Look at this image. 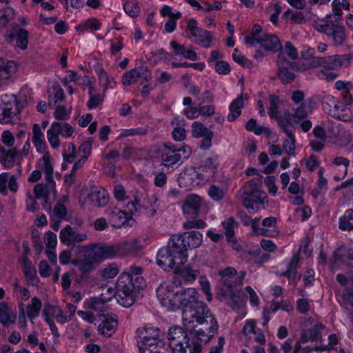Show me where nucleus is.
Returning a JSON list of instances; mask_svg holds the SVG:
<instances>
[{
    "label": "nucleus",
    "instance_id": "f257e3e1",
    "mask_svg": "<svg viewBox=\"0 0 353 353\" xmlns=\"http://www.w3.org/2000/svg\"><path fill=\"white\" fill-rule=\"evenodd\" d=\"M202 234L198 231H190L180 235H173L167 246L161 248L157 256V264L166 270L177 268L187 261V251L199 247Z\"/></svg>",
    "mask_w": 353,
    "mask_h": 353
},
{
    "label": "nucleus",
    "instance_id": "f03ea898",
    "mask_svg": "<svg viewBox=\"0 0 353 353\" xmlns=\"http://www.w3.org/2000/svg\"><path fill=\"white\" fill-rule=\"evenodd\" d=\"M194 309L190 306L185 312V321L188 323H198L201 327L197 330H191L188 334H196L199 343L202 345L209 342L219 329V324L214 314L203 302L196 303Z\"/></svg>",
    "mask_w": 353,
    "mask_h": 353
},
{
    "label": "nucleus",
    "instance_id": "7ed1b4c3",
    "mask_svg": "<svg viewBox=\"0 0 353 353\" xmlns=\"http://www.w3.org/2000/svg\"><path fill=\"white\" fill-rule=\"evenodd\" d=\"M173 285L161 284L157 290L158 298L161 301L163 305L171 310L181 309L183 311V320L185 321V312L188 307L196 306L198 300L197 293L193 288H188L182 292H174ZM194 309V307H192Z\"/></svg>",
    "mask_w": 353,
    "mask_h": 353
},
{
    "label": "nucleus",
    "instance_id": "20e7f679",
    "mask_svg": "<svg viewBox=\"0 0 353 353\" xmlns=\"http://www.w3.org/2000/svg\"><path fill=\"white\" fill-rule=\"evenodd\" d=\"M145 287L146 283L143 276L134 277L132 274H122L117 282L119 303L123 307H130Z\"/></svg>",
    "mask_w": 353,
    "mask_h": 353
},
{
    "label": "nucleus",
    "instance_id": "39448f33",
    "mask_svg": "<svg viewBox=\"0 0 353 353\" xmlns=\"http://www.w3.org/2000/svg\"><path fill=\"white\" fill-rule=\"evenodd\" d=\"M168 338L172 353H201L203 345L196 334H188L183 328L174 326L170 328Z\"/></svg>",
    "mask_w": 353,
    "mask_h": 353
},
{
    "label": "nucleus",
    "instance_id": "423d86ee",
    "mask_svg": "<svg viewBox=\"0 0 353 353\" xmlns=\"http://www.w3.org/2000/svg\"><path fill=\"white\" fill-rule=\"evenodd\" d=\"M239 193L243 205L249 211H258L261 206L263 207L264 203L268 202V195L263 190L261 178H252L247 181Z\"/></svg>",
    "mask_w": 353,
    "mask_h": 353
},
{
    "label": "nucleus",
    "instance_id": "0eeeda50",
    "mask_svg": "<svg viewBox=\"0 0 353 353\" xmlns=\"http://www.w3.org/2000/svg\"><path fill=\"white\" fill-rule=\"evenodd\" d=\"M321 102L323 110L330 116L343 121L351 119L352 114L350 109L334 96L325 94L322 97Z\"/></svg>",
    "mask_w": 353,
    "mask_h": 353
},
{
    "label": "nucleus",
    "instance_id": "6e6552de",
    "mask_svg": "<svg viewBox=\"0 0 353 353\" xmlns=\"http://www.w3.org/2000/svg\"><path fill=\"white\" fill-rule=\"evenodd\" d=\"M20 112L17 97L14 94H4L0 101V122L8 123L10 118Z\"/></svg>",
    "mask_w": 353,
    "mask_h": 353
},
{
    "label": "nucleus",
    "instance_id": "1a4fd4ad",
    "mask_svg": "<svg viewBox=\"0 0 353 353\" xmlns=\"http://www.w3.org/2000/svg\"><path fill=\"white\" fill-rule=\"evenodd\" d=\"M316 29L319 32H323L327 36L331 37L333 44L336 46L343 45L345 41L346 34L345 28L343 26H339L333 22L326 21L322 24H316Z\"/></svg>",
    "mask_w": 353,
    "mask_h": 353
},
{
    "label": "nucleus",
    "instance_id": "9d476101",
    "mask_svg": "<svg viewBox=\"0 0 353 353\" xmlns=\"http://www.w3.org/2000/svg\"><path fill=\"white\" fill-rule=\"evenodd\" d=\"M202 199L197 194H188L184 199L182 205L183 214L187 219H195L199 216Z\"/></svg>",
    "mask_w": 353,
    "mask_h": 353
},
{
    "label": "nucleus",
    "instance_id": "9b49d317",
    "mask_svg": "<svg viewBox=\"0 0 353 353\" xmlns=\"http://www.w3.org/2000/svg\"><path fill=\"white\" fill-rule=\"evenodd\" d=\"M139 78H143L146 81L152 79L151 72L147 67L140 66L126 72L122 77V84L129 86L137 82Z\"/></svg>",
    "mask_w": 353,
    "mask_h": 353
},
{
    "label": "nucleus",
    "instance_id": "f8f14e48",
    "mask_svg": "<svg viewBox=\"0 0 353 353\" xmlns=\"http://www.w3.org/2000/svg\"><path fill=\"white\" fill-rule=\"evenodd\" d=\"M277 75L283 84H288L294 81L295 74L293 72L294 70H292V61H289L283 56L279 54L277 60Z\"/></svg>",
    "mask_w": 353,
    "mask_h": 353
},
{
    "label": "nucleus",
    "instance_id": "ddd939ff",
    "mask_svg": "<svg viewBox=\"0 0 353 353\" xmlns=\"http://www.w3.org/2000/svg\"><path fill=\"white\" fill-rule=\"evenodd\" d=\"M88 198L95 206L103 207L108 203L109 194L101 187L92 185Z\"/></svg>",
    "mask_w": 353,
    "mask_h": 353
},
{
    "label": "nucleus",
    "instance_id": "4468645a",
    "mask_svg": "<svg viewBox=\"0 0 353 353\" xmlns=\"http://www.w3.org/2000/svg\"><path fill=\"white\" fill-rule=\"evenodd\" d=\"M87 238L85 234L77 233L70 225H67L60 232L61 241L67 245L74 243H79L85 241Z\"/></svg>",
    "mask_w": 353,
    "mask_h": 353
},
{
    "label": "nucleus",
    "instance_id": "2eb2a0df",
    "mask_svg": "<svg viewBox=\"0 0 353 353\" xmlns=\"http://www.w3.org/2000/svg\"><path fill=\"white\" fill-rule=\"evenodd\" d=\"M29 33L24 28H18L14 32H11L6 36V41L12 43L16 39L17 46L21 49L26 50L28 47Z\"/></svg>",
    "mask_w": 353,
    "mask_h": 353
},
{
    "label": "nucleus",
    "instance_id": "dca6fc26",
    "mask_svg": "<svg viewBox=\"0 0 353 353\" xmlns=\"http://www.w3.org/2000/svg\"><path fill=\"white\" fill-rule=\"evenodd\" d=\"M259 43L268 51L276 52L282 48L279 39L275 34H263Z\"/></svg>",
    "mask_w": 353,
    "mask_h": 353
},
{
    "label": "nucleus",
    "instance_id": "f3484780",
    "mask_svg": "<svg viewBox=\"0 0 353 353\" xmlns=\"http://www.w3.org/2000/svg\"><path fill=\"white\" fill-rule=\"evenodd\" d=\"M221 281L224 287L228 290L229 298L233 302L234 305L238 306L239 301L241 299V293L239 290H236L235 288L237 285H234L235 278L230 277H221Z\"/></svg>",
    "mask_w": 353,
    "mask_h": 353
},
{
    "label": "nucleus",
    "instance_id": "a211bd4d",
    "mask_svg": "<svg viewBox=\"0 0 353 353\" xmlns=\"http://www.w3.org/2000/svg\"><path fill=\"white\" fill-rule=\"evenodd\" d=\"M18 153V150L15 148L6 150L0 145V163L6 168L13 167Z\"/></svg>",
    "mask_w": 353,
    "mask_h": 353
},
{
    "label": "nucleus",
    "instance_id": "6ab92c4d",
    "mask_svg": "<svg viewBox=\"0 0 353 353\" xmlns=\"http://www.w3.org/2000/svg\"><path fill=\"white\" fill-rule=\"evenodd\" d=\"M16 314L4 303L0 302V323L5 327L15 323Z\"/></svg>",
    "mask_w": 353,
    "mask_h": 353
},
{
    "label": "nucleus",
    "instance_id": "aec40b11",
    "mask_svg": "<svg viewBox=\"0 0 353 353\" xmlns=\"http://www.w3.org/2000/svg\"><path fill=\"white\" fill-rule=\"evenodd\" d=\"M55 188V182L53 178H46V183H38L34 188V194L37 199H41L46 194H50V191H54Z\"/></svg>",
    "mask_w": 353,
    "mask_h": 353
},
{
    "label": "nucleus",
    "instance_id": "412c9836",
    "mask_svg": "<svg viewBox=\"0 0 353 353\" xmlns=\"http://www.w3.org/2000/svg\"><path fill=\"white\" fill-rule=\"evenodd\" d=\"M117 321L112 317H105V319L98 326V331L105 336H111L116 331Z\"/></svg>",
    "mask_w": 353,
    "mask_h": 353
},
{
    "label": "nucleus",
    "instance_id": "4be33fe9",
    "mask_svg": "<svg viewBox=\"0 0 353 353\" xmlns=\"http://www.w3.org/2000/svg\"><path fill=\"white\" fill-rule=\"evenodd\" d=\"M192 37H195V42L202 47L209 48L211 46L213 38L210 32L201 28L188 37L191 38Z\"/></svg>",
    "mask_w": 353,
    "mask_h": 353
},
{
    "label": "nucleus",
    "instance_id": "5701e85b",
    "mask_svg": "<svg viewBox=\"0 0 353 353\" xmlns=\"http://www.w3.org/2000/svg\"><path fill=\"white\" fill-rule=\"evenodd\" d=\"M17 63L14 61H5L0 58V83L8 79L12 73L17 70Z\"/></svg>",
    "mask_w": 353,
    "mask_h": 353
},
{
    "label": "nucleus",
    "instance_id": "b1692460",
    "mask_svg": "<svg viewBox=\"0 0 353 353\" xmlns=\"http://www.w3.org/2000/svg\"><path fill=\"white\" fill-rule=\"evenodd\" d=\"M32 142L39 152H43L46 150V141L44 134L41 130L39 124H34L32 127Z\"/></svg>",
    "mask_w": 353,
    "mask_h": 353
},
{
    "label": "nucleus",
    "instance_id": "393cba45",
    "mask_svg": "<svg viewBox=\"0 0 353 353\" xmlns=\"http://www.w3.org/2000/svg\"><path fill=\"white\" fill-rule=\"evenodd\" d=\"M110 220L112 223V226L116 228H120L124 224L127 223L130 219V215L127 213V211L118 210H112L110 213Z\"/></svg>",
    "mask_w": 353,
    "mask_h": 353
},
{
    "label": "nucleus",
    "instance_id": "a878e982",
    "mask_svg": "<svg viewBox=\"0 0 353 353\" xmlns=\"http://www.w3.org/2000/svg\"><path fill=\"white\" fill-rule=\"evenodd\" d=\"M244 99L243 95H241L230 103V113L228 115V120L229 121H233L237 119L241 113V109L243 107Z\"/></svg>",
    "mask_w": 353,
    "mask_h": 353
},
{
    "label": "nucleus",
    "instance_id": "bb28decb",
    "mask_svg": "<svg viewBox=\"0 0 353 353\" xmlns=\"http://www.w3.org/2000/svg\"><path fill=\"white\" fill-rule=\"evenodd\" d=\"M23 270L24 275L28 281H30L32 285H36L37 279H36L37 271L36 269L32 266V263L27 256L23 257Z\"/></svg>",
    "mask_w": 353,
    "mask_h": 353
},
{
    "label": "nucleus",
    "instance_id": "cd10ccee",
    "mask_svg": "<svg viewBox=\"0 0 353 353\" xmlns=\"http://www.w3.org/2000/svg\"><path fill=\"white\" fill-rule=\"evenodd\" d=\"M334 65L336 70L341 68H347L353 59V54L348 53L345 54L332 55Z\"/></svg>",
    "mask_w": 353,
    "mask_h": 353
},
{
    "label": "nucleus",
    "instance_id": "c85d7f7f",
    "mask_svg": "<svg viewBox=\"0 0 353 353\" xmlns=\"http://www.w3.org/2000/svg\"><path fill=\"white\" fill-rule=\"evenodd\" d=\"M183 265H181L177 268H170L173 269L176 272L179 273L185 281H192L195 280L199 274V271L198 270H193L190 267L183 268Z\"/></svg>",
    "mask_w": 353,
    "mask_h": 353
},
{
    "label": "nucleus",
    "instance_id": "c756f323",
    "mask_svg": "<svg viewBox=\"0 0 353 353\" xmlns=\"http://www.w3.org/2000/svg\"><path fill=\"white\" fill-rule=\"evenodd\" d=\"M163 334L157 327L139 328L137 330V341L146 340Z\"/></svg>",
    "mask_w": 353,
    "mask_h": 353
},
{
    "label": "nucleus",
    "instance_id": "7c9ffc66",
    "mask_svg": "<svg viewBox=\"0 0 353 353\" xmlns=\"http://www.w3.org/2000/svg\"><path fill=\"white\" fill-rule=\"evenodd\" d=\"M119 245L122 256L137 252L141 248L139 242L136 240L124 241L121 243H119Z\"/></svg>",
    "mask_w": 353,
    "mask_h": 353
},
{
    "label": "nucleus",
    "instance_id": "2f4dec72",
    "mask_svg": "<svg viewBox=\"0 0 353 353\" xmlns=\"http://www.w3.org/2000/svg\"><path fill=\"white\" fill-rule=\"evenodd\" d=\"M42 303L39 299L34 297L32 299V303L28 305L26 307V312L28 317L32 319L38 316Z\"/></svg>",
    "mask_w": 353,
    "mask_h": 353
},
{
    "label": "nucleus",
    "instance_id": "473e14b6",
    "mask_svg": "<svg viewBox=\"0 0 353 353\" xmlns=\"http://www.w3.org/2000/svg\"><path fill=\"white\" fill-rule=\"evenodd\" d=\"M126 208H128L127 213L130 215V217H132L136 212H141L142 208L147 210L148 206L144 203H141V201L135 196L134 201H128Z\"/></svg>",
    "mask_w": 353,
    "mask_h": 353
},
{
    "label": "nucleus",
    "instance_id": "72a5a7b5",
    "mask_svg": "<svg viewBox=\"0 0 353 353\" xmlns=\"http://www.w3.org/2000/svg\"><path fill=\"white\" fill-rule=\"evenodd\" d=\"M8 178H0V192L3 195H7V183L8 188L14 192L18 190V184L16 181V178H10L9 181H7Z\"/></svg>",
    "mask_w": 353,
    "mask_h": 353
},
{
    "label": "nucleus",
    "instance_id": "f704fd0d",
    "mask_svg": "<svg viewBox=\"0 0 353 353\" xmlns=\"http://www.w3.org/2000/svg\"><path fill=\"white\" fill-rule=\"evenodd\" d=\"M181 159V156L179 152H174V150L161 155L162 163L165 166H170L179 162Z\"/></svg>",
    "mask_w": 353,
    "mask_h": 353
},
{
    "label": "nucleus",
    "instance_id": "c9c22d12",
    "mask_svg": "<svg viewBox=\"0 0 353 353\" xmlns=\"http://www.w3.org/2000/svg\"><path fill=\"white\" fill-rule=\"evenodd\" d=\"M41 170L46 174V176H52L53 174V168L51 163V159L48 152L43 154L39 162Z\"/></svg>",
    "mask_w": 353,
    "mask_h": 353
},
{
    "label": "nucleus",
    "instance_id": "e433bc0d",
    "mask_svg": "<svg viewBox=\"0 0 353 353\" xmlns=\"http://www.w3.org/2000/svg\"><path fill=\"white\" fill-rule=\"evenodd\" d=\"M101 254L103 257L121 256L119 245H104L100 248Z\"/></svg>",
    "mask_w": 353,
    "mask_h": 353
},
{
    "label": "nucleus",
    "instance_id": "4c0bfd02",
    "mask_svg": "<svg viewBox=\"0 0 353 353\" xmlns=\"http://www.w3.org/2000/svg\"><path fill=\"white\" fill-rule=\"evenodd\" d=\"M212 132L210 130L206 128L203 123L194 121L192 125V134L195 138L203 137Z\"/></svg>",
    "mask_w": 353,
    "mask_h": 353
},
{
    "label": "nucleus",
    "instance_id": "58836bf2",
    "mask_svg": "<svg viewBox=\"0 0 353 353\" xmlns=\"http://www.w3.org/2000/svg\"><path fill=\"white\" fill-rule=\"evenodd\" d=\"M125 12L132 17H137L140 12V8L136 0L127 1L123 6Z\"/></svg>",
    "mask_w": 353,
    "mask_h": 353
},
{
    "label": "nucleus",
    "instance_id": "ea45409f",
    "mask_svg": "<svg viewBox=\"0 0 353 353\" xmlns=\"http://www.w3.org/2000/svg\"><path fill=\"white\" fill-rule=\"evenodd\" d=\"M54 127L59 128L60 132L57 133L65 137H71L74 132V128L68 123L54 122L52 123L51 128Z\"/></svg>",
    "mask_w": 353,
    "mask_h": 353
},
{
    "label": "nucleus",
    "instance_id": "a19ab883",
    "mask_svg": "<svg viewBox=\"0 0 353 353\" xmlns=\"http://www.w3.org/2000/svg\"><path fill=\"white\" fill-rule=\"evenodd\" d=\"M163 334L153 337L152 339L137 341V346L139 350L150 347V346L156 345V343H165L163 339Z\"/></svg>",
    "mask_w": 353,
    "mask_h": 353
},
{
    "label": "nucleus",
    "instance_id": "79ce46f5",
    "mask_svg": "<svg viewBox=\"0 0 353 353\" xmlns=\"http://www.w3.org/2000/svg\"><path fill=\"white\" fill-rule=\"evenodd\" d=\"M57 132H60L57 127L51 128L47 132L48 141L53 148H57L60 145L59 134Z\"/></svg>",
    "mask_w": 353,
    "mask_h": 353
},
{
    "label": "nucleus",
    "instance_id": "37998d69",
    "mask_svg": "<svg viewBox=\"0 0 353 353\" xmlns=\"http://www.w3.org/2000/svg\"><path fill=\"white\" fill-rule=\"evenodd\" d=\"M94 90V89L93 86H90L89 88V94L90 97V99L87 102V106L89 108H97L103 101V97L102 95L99 94H93Z\"/></svg>",
    "mask_w": 353,
    "mask_h": 353
},
{
    "label": "nucleus",
    "instance_id": "c03bdc74",
    "mask_svg": "<svg viewBox=\"0 0 353 353\" xmlns=\"http://www.w3.org/2000/svg\"><path fill=\"white\" fill-rule=\"evenodd\" d=\"M269 100L270 102V107L269 109V116L271 119H276L279 114L278 110V103L279 102V99L278 96L274 94H270L269 97Z\"/></svg>",
    "mask_w": 353,
    "mask_h": 353
},
{
    "label": "nucleus",
    "instance_id": "a18cd8bd",
    "mask_svg": "<svg viewBox=\"0 0 353 353\" xmlns=\"http://www.w3.org/2000/svg\"><path fill=\"white\" fill-rule=\"evenodd\" d=\"M236 223L233 217H230L222 223L225 228V234L228 241H232V238L234 236V225Z\"/></svg>",
    "mask_w": 353,
    "mask_h": 353
},
{
    "label": "nucleus",
    "instance_id": "49530a36",
    "mask_svg": "<svg viewBox=\"0 0 353 353\" xmlns=\"http://www.w3.org/2000/svg\"><path fill=\"white\" fill-rule=\"evenodd\" d=\"M233 59L235 62L239 63V65H242L244 68H250L252 65L251 61L241 54L238 50V49H234V52L232 54Z\"/></svg>",
    "mask_w": 353,
    "mask_h": 353
},
{
    "label": "nucleus",
    "instance_id": "de8ad7c7",
    "mask_svg": "<svg viewBox=\"0 0 353 353\" xmlns=\"http://www.w3.org/2000/svg\"><path fill=\"white\" fill-rule=\"evenodd\" d=\"M343 250H344V247L340 246V247L337 248L333 252L332 256L330 261V269L332 270H333L336 262L344 261V253H343Z\"/></svg>",
    "mask_w": 353,
    "mask_h": 353
},
{
    "label": "nucleus",
    "instance_id": "09e8293b",
    "mask_svg": "<svg viewBox=\"0 0 353 353\" xmlns=\"http://www.w3.org/2000/svg\"><path fill=\"white\" fill-rule=\"evenodd\" d=\"M119 272L118 268L114 264L108 265L101 271V274L106 279H111L117 275Z\"/></svg>",
    "mask_w": 353,
    "mask_h": 353
},
{
    "label": "nucleus",
    "instance_id": "8fccbe9b",
    "mask_svg": "<svg viewBox=\"0 0 353 353\" xmlns=\"http://www.w3.org/2000/svg\"><path fill=\"white\" fill-rule=\"evenodd\" d=\"M292 62V70L296 71H305L311 68L309 59H300L299 61Z\"/></svg>",
    "mask_w": 353,
    "mask_h": 353
},
{
    "label": "nucleus",
    "instance_id": "3c124183",
    "mask_svg": "<svg viewBox=\"0 0 353 353\" xmlns=\"http://www.w3.org/2000/svg\"><path fill=\"white\" fill-rule=\"evenodd\" d=\"M140 353H166L165 343H156V345L139 350Z\"/></svg>",
    "mask_w": 353,
    "mask_h": 353
},
{
    "label": "nucleus",
    "instance_id": "603ef678",
    "mask_svg": "<svg viewBox=\"0 0 353 353\" xmlns=\"http://www.w3.org/2000/svg\"><path fill=\"white\" fill-rule=\"evenodd\" d=\"M44 241L48 249H54L57 245V235L54 232L48 231L45 234Z\"/></svg>",
    "mask_w": 353,
    "mask_h": 353
},
{
    "label": "nucleus",
    "instance_id": "864d4df0",
    "mask_svg": "<svg viewBox=\"0 0 353 353\" xmlns=\"http://www.w3.org/2000/svg\"><path fill=\"white\" fill-rule=\"evenodd\" d=\"M283 17L285 19H290L292 23H301L303 21L301 14L298 12L293 13L290 9H288L283 13Z\"/></svg>",
    "mask_w": 353,
    "mask_h": 353
},
{
    "label": "nucleus",
    "instance_id": "5fc2aeb1",
    "mask_svg": "<svg viewBox=\"0 0 353 353\" xmlns=\"http://www.w3.org/2000/svg\"><path fill=\"white\" fill-rule=\"evenodd\" d=\"M278 309H282L285 311L290 312L293 310V307L289 302L286 301L272 303L270 306V310L272 312H276Z\"/></svg>",
    "mask_w": 353,
    "mask_h": 353
},
{
    "label": "nucleus",
    "instance_id": "6e6d98bb",
    "mask_svg": "<svg viewBox=\"0 0 353 353\" xmlns=\"http://www.w3.org/2000/svg\"><path fill=\"white\" fill-rule=\"evenodd\" d=\"M333 163L334 165L337 166H341V170L343 171L342 174L343 176H345L347 174V168L349 165V160L347 158L343 157H336Z\"/></svg>",
    "mask_w": 353,
    "mask_h": 353
},
{
    "label": "nucleus",
    "instance_id": "4d7b16f0",
    "mask_svg": "<svg viewBox=\"0 0 353 353\" xmlns=\"http://www.w3.org/2000/svg\"><path fill=\"white\" fill-rule=\"evenodd\" d=\"M97 261V259L95 253L93 251L90 250L83 254V259L79 262L86 264L89 263L90 265L94 267V264Z\"/></svg>",
    "mask_w": 353,
    "mask_h": 353
},
{
    "label": "nucleus",
    "instance_id": "13d9d810",
    "mask_svg": "<svg viewBox=\"0 0 353 353\" xmlns=\"http://www.w3.org/2000/svg\"><path fill=\"white\" fill-rule=\"evenodd\" d=\"M126 192L124 187L120 184H118L114 188V197L121 201H123L128 199L126 195Z\"/></svg>",
    "mask_w": 353,
    "mask_h": 353
},
{
    "label": "nucleus",
    "instance_id": "bf43d9fd",
    "mask_svg": "<svg viewBox=\"0 0 353 353\" xmlns=\"http://www.w3.org/2000/svg\"><path fill=\"white\" fill-rule=\"evenodd\" d=\"M32 242L34 243L35 250L39 253L41 252L43 247L42 241H41V239H40L39 232L37 230H34L32 232Z\"/></svg>",
    "mask_w": 353,
    "mask_h": 353
},
{
    "label": "nucleus",
    "instance_id": "052dcab7",
    "mask_svg": "<svg viewBox=\"0 0 353 353\" xmlns=\"http://www.w3.org/2000/svg\"><path fill=\"white\" fill-rule=\"evenodd\" d=\"M299 261V254H295L292 260L290 261L288 269L290 270L291 271L294 272V279H296V277L298 279H300L301 277V274H298L296 272V268L298 267V263Z\"/></svg>",
    "mask_w": 353,
    "mask_h": 353
},
{
    "label": "nucleus",
    "instance_id": "680f3d73",
    "mask_svg": "<svg viewBox=\"0 0 353 353\" xmlns=\"http://www.w3.org/2000/svg\"><path fill=\"white\" fill-rule=\"evenodd\" d=\"M209 195L214 200L219 201L223 197V191L219 187L212 185L209 189Z\"/></svg>",
    "mask_w": 353,
    "mask_h": 353
},
{
    "label": "nucleus",
    "instance_id": "e2e57ef3",
    "mask_svg": "<svg viewBox=\"0 0 353 353\" xmlns=\"http://www.w3.org/2000/svg\"><path fill=\"white\" fill-rule=\"evenodd\" d=\"M215 70L220 74H227L230 72V67L226 61H220L216 63Z\"/></svg>",
    "mask_w": 353,
    "mask_h": 353
},
{
    "label": "nucleus",
    "instance_id": "0e129e2a",
    "mask_svg": "<svg viewBox=\"0 0 353 353\" xmlns=\"http://www.w3.org/2000/svg\"><path fill=\"white\" fill-rule=\"evenodd\" d=\"M339 228L342 230H353V222L349 221L346 214L339 219Z\"/></svg>",
    "mask_w": 353,
    "mask_h": 353
},
{
    "label": "nucleus",
    "instance_id": "69168bd1",
    "mask_svg": "<svg viewBox=\"0 0 353 353\" xmlns=\"http://www.w3.org/2000/svg\"><path fill=\"white\" fill-rule=\"evenodd\" d=\"M39 274L43 277H48L50 275V267L46 261L42 260L39 265Z\"/></svg>",
    "mask_w": 353,
    "mask_h": 353
},
{
    "label": "nucleus",
    "instance_id": "338daca9",
    "mask_svg": "<svg viewBox=\"0 0 353 353\" xmlns=\"http://www.w3.org/2000/svg\"><path fill=\"white\" fill-rule=\"evenodd\" d=\"M285 51L290 58L292 59H296L298 58L297 50L291 42L288 41L285 43Z\"/></svg>",
    "mask_w": 353,
    "mask_h": 353
},
{
    "label": "nucleus",
    "instance_id": "774afa93",
    "mask_svg": "<svg viewBox=\"0 0 353 353\" xmlns=\"http://www.w3.org/2000/svg\"><path fill=\"white\" fill-rule=\"evenodd\" d=\"M172 137L176 141H183L186 137V132L183 128H175L172 132Z\"/></svg>",
    "mask_w": 353,
    "mask_h": 353
}]
</instances>
